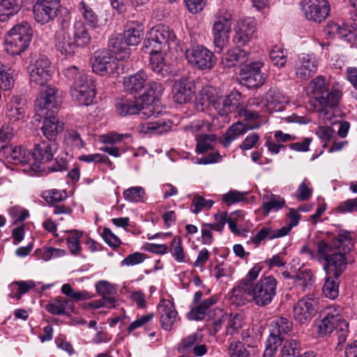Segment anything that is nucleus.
Wrapping results in <instances>:
<instances>
[{
    "instance_id": "1",
    "label": "nucleus",
    "mask_w": 357,
    "mask_h": 357,
    "mask_svg": "<svg viewBox=\"0 0 357 357\" xmlns=\"http://www.w3.org/2000/svg\"><path fill=\"white\" fill-rule=\"evenodd\" d=\"M178 40L168 26L158 25L148 33L143 43L144 52L150 54L149 66L158 74H162L165 67V52L177 46Z\"/></svg>"
},
{
    "instance_id": "2",
    "label": "nucleus",
    "mask_w": 357,
    "mask_h": 357,
    "mask_svg": "<svg viewBox=\"0 0 357 357\" xmlns=\"http://www.w3.org/2000/svg\"><path fill=\"white\" fill-rule=\"evenodd\" d=\"M241 93L231 91L229 95H223L212 87L205 89L196 100L195 107L199 111H204L211 105L217 113L224 118V123L229 121L228 116L237 111L241 105Z\"/></svg>"
},
{
    "instance_id": "3",
    "label": "nucleus",
    "mask_w": 357,
    "mask_h": 357,
    "mask_svg": "<svg viewBox=\"0 0 357 357\" xmlns=\"http://www.w3.org/2000/svg\"><path fill=\"white\" fill-rule=\"evenodd\" d=\"M309 87L314 98L313 104L319 107L317 108L319 118L324 123L331 120L334 114L329 109L338 105L342 98V91L334 87L330 89L323 76H317L312 79Z\"/></svg>"
},
{
    "instance_id": "4",
    "label": "nucleus",
    "mask_w": 357,
    "mask_h": 357,
    "mask_svg": "<svg viewBox=\"0 0 357 357\" xmlns=\"http://www.w3.org/2000/svg\"><path fill=\"white\" fill-rule=\"evenodd\" d=\"M63 73L67 79L73 81L70 87L73 99L82 105L92 104L95 97V85L89 76L75 66L66 68Z\"/></svg>"
},
{
    "instance_id": "5",
    "label": "nucleus",
    "mask_w": 357,
    "mask_h": 357,
    "mask_svg": "<svg viewBox=\"0 0 357 357\" xmlns=\"http://www.w3.org/2000/svg\"><path fill=\"white\" fill-rule=\"evenodd\" d=\"M232 11L225 8L220 9L215 14L213 24L212 34L214 45L220 50H222L229 41L231 32L229 22L232 20Z\"/></svg>"
},
{
    "instance_id": "6",
    "label": "nucleus",
    "mask_w": 357,
    "mask_h": 357,
    "mask_svg": "<svg viewBox=\"0 0 357 357\" xmlns=\"http://www.w3.org/2000/svg\"><path fill=\"white\" fill-rule=\"evenodd\" d=\"M288 223L280 229H273L271 227H262L255 236H252L248 243H254L258 246L260 243L268 238L273 240L287 236L291 229L296 226L300 220V215L294 208L289 210L287 214Z\"/></svg>"
},
{
    "instance_id": "7",
    "label": "nucleus",
    "mask_w": 357,
    "mask_h": 357,
    "mask_svg": "<svg viewBox=\"0 0 357 357\" xmlns=\"http://www.w3.org/2000/svg\"><path fill=\"white\" fill-rule=\"evenodd\" d=\"M185 58L192 67L200 70L213 68L217 61L211 50L199 45H192L186 50Z\"/></svg>"
},
{
    "instance_id": "8",
    "label": "nucleus",
    "mask_w": 357,
    "mask_h": 357,
    "mask_svg": "<svg viewBox=\"0 0 357 357\" xmlns=\"http://www.w3.org/2000/svg\"><path fill=\"white\" fill-rule=\"evenodd\" d=\"M278 282L272 275L261 278L252 284L253 301L259 307L269 305L276 295Z\"/></svg>"
},
{
    "instance_id": "9",
    "label": "nucleus",
    "mask_w": 357,
    "mask_h": 357,
    "mask_svg": "<svg viewBox=\"0 0 357 357\" xmlns=\"http://www.w3.org/2000/svg\"><path fill=\"white\" fill-rule=\"evenodd\" d=\"M60 29L55 34V47L61 54L66 57H71L76 53L79 46L71 37L70 22L68 16H66L60 22Z\"/></svg>"
},
{
    "instance_id": "10",
    "label": "nucleus",
    "mask_w": 357,
    "mask_h": 357,
    "mask_svg": "<svg viewBox=\"0 0 357 357\" xmlns=\"http://www.w3.org/2000/svg\"><path fill=\"white\" fill-rule=\"evenodd\" d=\"M58 144L54 141L43 140L40 143L36 144L33 151L31 153V158L25 164V155L24 153V172L26 170L25 166L29 163L28 168L33 169L36 171L39 168L38 164L50 161L58 149Z\"/></svg>"
},
{
    "instance_id": "11",
    "label": "nucleus",
    "mask_w": 357,
    "mask_h": 357,
    "mask_svg": "<svg viewBox=\"0 0 357 357\" xmlns=\"http://www.w3.org/2000/svg\"><path fill=\"white\" fill-rule=\"evenodd\" d=\"M93 71L102 76L118 73L119 59L114 56L109 50H98L94 52Z\"/></svg>"
},
{
    "instance_id": "12",
    "label": "nucleus",
    "mask_w": 357,
    "mask_h": 357,
    "mask_svg": "<svg viewBox=\"0 0 357 357\" xmlns=\"http://www.w3.org/2000/svg\"><path fill=\"white\" fill-rule=\"evenodd\" d=\"M116 112L121 116L134 115L140 112L142 117L154 115L153 106H146L141 96L134 99H121L116 102Z\"/></svg>"
},
{
    "instance_id": "13",
    "label": "nucleus",
    "mask_w": 357,
    "mask_h": 357,
    "mask_svg": "<svg viewBox=\"0 0 357 357\" xmlns=\"http://www.w3.org/2000/svg\"><path fill=\"white\" fill-rule=\"evenodd\" d=\"M319 305V298L314 295H307L299 300L294 308V317L301 324L310 321L315 316Z\"/></svg>"
},
{
    "instance_id": "14",
    "label": "nucleus",
    "mask_w": 357,
    "mask_h": 357,
    "mask_svg": "<svg viewBox=\"0 0 357 357\" xmlns=\"http://www.w3.org/2000/svg\"><path fill=\"white\" fill-rule=\"evenodd\" d=\"M61 95L56 89L47 86L40 93V97L37 98L36 105L41 112V115L54 114L60 107Z\"/></svg>"
},
{
    "instance_id": "15",
    "label": "nucleus",
    "mask_w": 357,
    "mask_h": 357,
    "mask_svg": "<svg viewBox=\"0 0 357 357\" xmlns=\"http://www.w3.org/2000/svg\"><path fill=\"white\" fill-rule=\"evenodd\" d=\"M31 83L43 86L51 78L52 67L49 59L40 56L28 67Z\"/></svg>"
},
{
    "instance_id": "16",
    "label": "nucleus",
    "mask_w": 357,
    "mask_h": 357,
    "mask_svg": "<svg viewBox=\"0 0 357 357\" xmlns=\"http://www.w3.org/2000/svg\"><path fill=\"white\" fill-rule=\"evenodd\" d=\"M318 59L314 54H301L298 56L294 65L296 77L307 80L312 77L318 68Z\"/></svg>"
},
{
    "instance_id": "17",
    "label": "nucleus",
    "mask_w": 357,
    "mask_h": 357,
    "mask_svg": "<svg viewBox=\"0 0 357 357\" xmlns=\"http://www.w3.org/2000/svg\"><path fill=\"white\" fill-rule=\"evenodd\" d=\"M257 22L254 17H247L240 19L235 26L233 41L238 46L248 44L256 32Z\"/></svg>"
},
{
    "instance_id": "18",
    "label": "nucleus",
    "mask_w": 357,
    "mask_h": 357,
    "mask_svg": "<svg viewBox=\"0 0 357 357\" xmlns=\"http://www.w3.org/2000/svg\"><path fill=\"white\" fill-rule=\"evenodd\" d=\"M264 63L261 61L253 62L244 66L241 69V78L248 88L261 86L264 81V74L261 72Z\"/></svg>"
},
{
    "instance_id": "19",
    "label": "nucleus",
    "mask_w": 357,
    "mask_h": 357,
    "mask_svg": "<svg viewBox=\"0 0 357 357\" xmlns=\"http://www.w3.org/2000/svg\"><path fill=\"white\" fill-rule=\"evenodd\" d=\"M173 98L178 104L187 103L192 100L195 93V84L186 77L175 80L172 88Z\"/></svg>"
},
{
    "instance_id": "20",
    "label": "nucleus",
    "mask_w": 357,
    "mask_h": 357,
    "mask_svg": "<svg viewBox=\"0 0 357 357\" xmlns=\"http://www.w3.org/2000/svg\"><path fill=\"white\" fill-rule=\"evenodd\" d=\"M303 11L308 20L321 22L328 17L330 6L327 0H309L303 6Z\"/></svg>"
},
{
    "instance_id": "21",
    "label": "nucleus",
    "mask_w": 357,
    "mask_h": 357,
    "mask_svg": "<svg viewBox=\"0 0 357 357\" xmlns=\"http://www.w3.org/2000/svg\"><path fill=\"white\" fill-rule=\"evenodd\" d=\"M158 310L162 329L166 331H172L178 317V312L174 303L168 299H161L158 305Z\"/></svg>"
},
{
    "instance_id": "22",
    "label": "nucleus",
    "mask_w": 357,
    "mask_h": 357,
    "mask_svg": "<svg viewBox=\"0 0 357 357\" xmlns=\"http://www.w3.org/2000/svg\"><path fill=\"white\" fill-rule=\"evenodd\" d=\"M59 2H48L38 0L33 6V13L36 21L42 24L48 23L56 15Z\"/></svg>"
},
{
    "instance_id": "23",
    "label": "nucleus",
    "mask_w": 357,
    "mask_h": 357,
    "mask_svg": "<svg viewBox=\"0 0 357 357\" xmlns=\"http://www.w3.org/2000/svg\"><path fill=\"white\" fill-rule=\"evenodd\" d=\"M5 50L10 55H20L22 52V24L13 26L5 36Z\"/></svg>"
},
{
    "instance_id": "24",
    "label": "nucleus",
    "mask_w": 357,
    "mask_h": 357,
    "mask_svg": "<svg viewBox=\"0 0 357 357\" xmlns=\"http://www.w3.org/2000/svg\"><path fill=\"white\" fill-rule=\"evenodd\" d=\"M260 123L253 122L252 124L238 121L231 125L221 139V143L225 147L239 137L243 135L250 130L256 129L260 127Z\"/></svg>"
},
{
    "instance_id": "25",
    "label": "nucleus",
    "mask_w": 357,
    "mask_h": 357,
    "mask_svg": "<svg viewBox=\"0 0 357 357\" xmlns=\"http://www.w3.org/2000/svg\"><path fill=\"white\" fill-rule=\"evenodd\" d=\"M253 298L252 284L250 282L241 281L232 289L231 301L238 306H243L251 301H253Z\"/></svg>"
},
{
    "instance_id": "26",
    "label": "nucleus",
    "mask_w": 357,
    "mask_h": 357,
    "mask_svg": "<svg viewBox=\"0 0 357 357\" xmlns=\"http://www.w3.org/2000/svg\"><path fill=\"white\" fill-rule=\"evenodd\" d=\"M41 128L43 135L50 141H54L56 137L63 132L64 123L59 121L52 113L46 115Z\"/></svg>"
},
{
    "instance_id": "27",
    "label": "nucleus",
    "mask_w": 357,
    "mask_h": 357,
    "mask_svg": "<svg viewBox=\"0 0 357 357\" xmlns=\"http://www.w3.org/2000/svg\"><path fill=\"white\" fill-rule=\"evenodd\" d=\"M248 52L238 47L228 50L221 58L225 68H232L244 64L248 60Z\"/></svg>"
},
{
    "instance_id": "28",
    "label": "nucleus",
    "mask_w": 357,
    "mask_h": 357,
    "mask_svg": "<svg viewBox=\"0 0 357 357\" xmlns=\"http://www.w3.org/2000/svg\"><path fill=\"white\" fill-rule=\"evenodd\" d=\"M108 46L110 52L119 60L128 59L130 55V45L126 43L122 34L112 35L109 39Z\"/></svg>"
},
{
    "instance_id": "29",
    "label": "nucleus",
    "mask_w": 357,
    "mask_h": 357,
    "mask_svg": "<svg viewBox=\"0 0 357 357\" xmlns=\"http://www.w3.org/2000/svg\"><path fill=\"white\" fill-rule=\"evenodd\" d=\"M144 35V26L137 21H129L125 25L122 34L124 40L130 46L138 45Z\"/></svg>"
},
{
    "instance_id": "30",
    "label": "nucleus",
    "mask_w": 357,
    "mask_h": 357,
    "mask_svg": "<svg viewBox=\"0 0 357 357\" xmlns=\"http://www.w3.org/2000/svg\"><path fill=\"white\" fill-rule=\"evenodd\" d=\"M172 121L159 120L157 121H149L142 123L137 126L139 132L145 135H161L171 130Z\"/></svg>"
},
{
    "instance_id": "31",
    "label": "nucleus",
    "mask_w": 357,
    "mask_h": 357,
    "mask_svg": "<svg viewBox=\"0 0 357 357\" xmlns=\"http://www.w3.org/2000/svg\"><path fill=\"white\" fill-rule=\"evenodd\" d=\"M347 264L346 254L339 251L326 258L325 268L333 273L335 278H338L344 271Z\"/></svg>"
},
{
    "instance_id": "32",
    "label": "nucleus",
    "mask_w": 357,
    "mask_h": 357,
    "mask_svg": "<svg viewBox=\"0 0 357 357\" xmlns=\"http://www.w3.org/2000/svg\"><path fill=\"white\" fill-rule=\"evenodd\" d=\"M147 79L146 73L144 70H139L133 75L124 77V89L130 93H137L144 89Z\"/></svg>"
},
{
    "instance_id": "33",
    "label": "nucleus",
    "mask_w": 357,
    "mask_h": 357,
    "mask_svg": "<svg viewBox=\"0 0 357 357\" xmlns=\"http://www.w3.org/2000/svg\"><path fill=\"white\" fill-rule=\"evenodd\" d=\"M270 335L268 337L279 339L282 343L284 335L289 333L293 327V323L285 317H279L271 321L270 324Z\"/></svg>"
},
{
    "instance_id": "34",
    "label": "nucleus",
    "mask_w": 357,
    "mask_h": 357,
    "mask_svg": "<svg viewBox=\"0 0 357 357\" xmlns=\"http://www.w3.org/2000/svg\"><path fill=\"white\" fill-rule=\"evenodd\" d=\"M70 33L79 47L86 46L91 42V36L81 20L76 21L73 26H70Z\"/></svg>"
},
{
    "instance_id": "35",
    "label": "nucleus",
    "mask_w": 357,
    "mask_h": 357,
    "mask_svg": "<svg viewBox=\"0 0 357 357\" xmlns=\"http://www.w3.org/2000/svg\"><path fill=\"white\" fill-rule=\"evenodd\" d=\"M46 310L52 314H67L73 310V303L65 298H56L47 305Z\"/></svg>"
},
{
    "instance_id": "36",
    "label": "nucleus",
    "mask_w": 357,
    "mask_h": 357,
    "mask_svg": "<svg viewBox=\"0 0 357 357\" xmlns=\"http://www.w3.org/2000/svg\"><path fill=\"white\" fill-rule=\"evenodd\" d=\"M333 245L341 252L347 254L354 246V238L351 234L347 231H341L332 241Z\"/></svg>"
},
{
    "instance_id": "37",
    "label": "nucleus",
    "mask_w": 357,
    "mask_h": 357,
    "mask_svg": "<svg viewBox=\"0 0 357 357\" xmlns=\"http://www.w3.org/2000/svg\"><path fill=\"white\" fill-rule=\"evenodd\" d=\"M284 98L280 91L274 88L270 89L266 94V103L264 105L271 112H277L282 109V102Z\"/></svg>"
},
{
    "instance_id": "38",
    "label": "nucleus",
    "mask_w": 357,
    "mask_h": 357,
    "mask_svg": "<svg viewBox=\"0 0 357 357\" xmlns=\"http://www.w3.org/2000/svg\"><path fill=\"white\" fill-rule=\"evenodd\" d=\"M164 91V87L161 83L150 81L147 84L146 92L141 96V98L145 100L146 106H153L151 105L154 100L160 96Z\"/></svg>"
},
{
    "instance_id": "39",
    "label": "nucleus",
    "mask_w": 357,
    "mask_h": 357,
    "mask_svg": "<svg viewBox=\"0 0 357 357\" xmlns=\"http://www.w3.org/2000/svg\"><path fill=\"white\" fill-rule=\"evenodd\" d=\"M314 282V277L312 271L309 269L299 270L296 275H294V284L301 289V291H305L309 289Z\"/></svg>"
},
{
    "instance_id": "40",
    "label": "nucleus",
    "mask_w": 357,
    "mask_h": 357,
    "mask_svg": "<svg viewBox=\"0 0 357 357\" xmlns=\"http://www.w3.org/2000/svg\"><path fill=\"white\" fill-rule=\"evenodd\" d=\"M243 326V319L242 315L239 314H228L226 321L225 334L234 337L242 331Z\"/></svg>"
},
{
    "instance_id": "41",
    "label": "nucleus",
    "mask_w": 357,
    "mask_h": 357,
    "mask_svg": "<svg viewBox=\"0 0 357 357\" xmlns=\"http://www.w3.org/2000/svg\"><path fill=\"white\" fill-rule=\"evenodd\" d=\"M19 10V6L13 3V0H0V22H6Z\"/></svg>"
},
{
    "instance_id": "42",
    "label": "nucleus",
    "mask_w": 357,
    "mask_h": 357,
    "mask_svg": "<svg viewBox=\"0 0 357 357\" xmlns=\"http://www.w3.org/2000/svg\"><path fill=\"white\" fill-rule=\"evenodd\" d=\"M174 259L178 263L185 262V253L182 245V239L176 236L172 239L169 250Z\"/></svg>"
},
{
    "instance_id": "43",
    "label": "nucleus",
    "mask_w": 357,
    "mask_h": 357,
    "mask_svg": "<svg viewBox=\"0 0 357 357\" xmlns=\"http://www.w3.org/2000/svg\"><path fill=\"white\" fill-rule=\"evenodd\" d=\"M339 322L324 316L317 323V334L319 337H325L331 334L335 330Z\"/></svg>"
},
{
    "instance_id": "44",
    "label": "nucleus",
    "mask_w": 357,
    "mask_h": 357,
    "mask_svg": "<svg viewBox=\"0 0 357 357\" xmlns=\"http://www.w3.org/2000/svg\"><path fill=\"white\" fill-rule=\"evenodd\" d=\"M351 22V21L349 20V17L347 20V22L343 24L342 26L334 22H330L328 24L325 31L326 34L331 37L337 36L338 38H344L349 27V23Z\"/></svg>"
},
{
    "instance_id": "45",
    "label": "nucleus",
    "mask_w": 357,
    "mask_h": 357,
    "mask_svg": "<svg viewBox=\"0 0 357 357\" xmlns=\"http://www.w3.org/2000/svg\"><path fill=\"white\" fill-rule=\"evenodd\" d=\"M6 155V159L8 162L19 164L22 162L21 146H2L0 150V155Z\"/></svg>"
},
{
    "instance_id": "46",
    "label": "nucleus",
    "mask_w": 357,
    "mask_h": 357,
    "mask_svg": "<svg viewBox=\"0 0 357 357\" xmlns=\"http://www.w3.org/2000/svg\"><path fill=\"white\" fill-rule=\"evenodd\" d=\"M196 150L199 153H204L213 148V143L216 140L215 135H200L197 136Z\"/></svg>"
},
{
    "instance_id": "47",
    "label": "nucleus",
    "mask_w": 357,
    "mask_h": 357,
    "mask_svg": "<svg viewBox=\"0 0 357 357\" xmlns=\"http://www.w3.org/2000/svg\"><path fill=\"white\" fill-rule=\"evenodd\" d=\"M82 15L86 22L91 27L96 28L98 26V18L93 8L84 1L80 3L79 7Z\"/></svg>"
},
{
    "instance_id": "48",
    "label": "nucleus",
    "mask_w": 357,
    "mask_h": 357,
    "mask_svg": "<svg viewBox=\"0 0 357 357\" xmlns=\"http://www.w3.org/2000/svg\"><path fill=\"white\" fill-rule=\"evenodd\" d=\"M202 335L200 333H194L182 340L178 346V349L182 352L192 351L195 346L201 343Z\"/></svg>"
},
{
    "instance_id": "49",
    "label": "nucleus",
    "mask_w": 357,
    "mask_h": 357,
    "mask_svg": "<svg viewBox=\"0 0 357 357\" xmlns=\"http://www.w3.org/2000/svg\"><path fill=\"white\" fill-rule=\"evenodd\" d=\"M349 27L344 38L351 43L352 46L357 47V10L349 13Z\"/></svg>"
},
{
    "instance_id": "50",
    "label": "nucleus",
    "mask_w": 357,
    "mask_h": 357,
    "mask_svg": "<svg viewBox=\"0 0 357 357\" xmlns=\"http://www.w3.org/2000/svg\"><path fill=\"white\" fill-rule=\"evenodd\" d=\"M218 119L214 118L212 123L204 121L203 120H197L193 121L190 126H186L185 129L190 130L192 132H197L201 131H212L213 127L215 128H220L222 126L216 123Z\"/></svg>"
},
{
    "instance_id": "51",
    "label": "nucleus",
    "mask_w": 357,
    "mask_h": 357,
    "mask_svg": "<svg viewBox=\"0 0 357 357\" xmlns=\"http://www.w3.org/2000/svg\"><path fill=\"white\" fill-rule=\"evenodd\" d=\"M312 192L311 183L305 178L295 192V197L300 202L307 201L311 198Z\"/></svg>"
},
{
    "instance_id": "52",
    "label": "nucleus",
    "mask_w": 357,
    "mask_h": 357,
    "mask_svg": "<svg viewBox=\"0 0 357 357\" xmlns=\"http://www.w3.org/2000/svg\"><path fill=\"white\" fill-rule=\"evenodd\" d=\"M145 196V190L140 186L131 187L123 192L124 199L131 202H142Z\"/></svg>"
},
{
    "instance_id": "53",
    "label": "nucleus",
    "mask_w": 357,
    "mask_h": 357,
    "mask_svg": "<svg viewBox=\"0 0 357 357\" xmlns=\"http://www.w3.org/2000/svg\"><path fill=\"white\" fill-rule=\"evenodd\" d=\"M285 205V200L280 196L272 195L269 199L264 202L262 209L266 214H268L271 211H277L283 208Z\"/></svg>"
},
{
    "instance_id": "54",
    "label": "nucleus",
    "mask_w": 357,
    "mask_h": 357,
    "mask_svg": "<svg viewBox=\"0 0 357 357\" xmlns=\"http://www.w3.org/2000/svg\"><path fill=\"white\" fill-rule=\"evenodd\" d=\"M22 104L20 98L13 100L8 106L7 116L13 122L20 121L22 119Z\"/></svg>"
},
{
    "instance_id": "55",
    "label": "nucleus",
    "mask_w": 357,
    "mask_h": 357,
    "mask_svg": "<svg viewBox=\"0 0 357 357\" xmlns=\"http://www.w3.org/2000/svg\"><path fill=\"white\" fill-rule=\"evenodd\" d=\"M269 56L273 65L279 68L284 66L287 63V56L281 46H274L269 52Z\"/></svg>"
},
{
    "instance_id": "56",
    "label": "nucleus",
    "mask_w": 357,
    "mask_h": 357,
    "mask_svg": "<svg viewBox=\"0 0 357 357\" xmlns=\"http://www.w3.org/2000/svg\"><path fill=\"white\" fill-rule=\"evenodd\" d=\"M337 278H326L322 291L326 297L335 299L339 294V284L337 282Z\"/></svg>"
},
{
    "instance_id": "57",
    "label": "nucleus",
    "mask_w": 357,
    "mask_h": 357,
    "mask_svg": "<svg viewBox=\"0 0 357 357\" xmlns=\"http://www.w3.org/2000/svg\"><path fill=\"white\" fill-rule=\"evenodd\" d=\"M82 233L78 231H71L67 238V244L70 252L73 255H78L82 250L80 238Z\"/></svg>"
},
{
    "instance_id": "58",
    "label": "nucleus",
    "mask_w": 357,
    "mask_h": 357,
    "mask_svg": "<svg viewBox=\"0 0 357 357\" xmlns=\"http://www.w3.org/2000/svg\"><path fill=\"white\" fill-rule=\"evenodd\" d=\"M300 356L298 342L293 339L287 340L282 348L281 356L298 357Z\"/></svg>"
},
{
    "instance_id": "59",
    "label": "nucleus",
    "mask_w": 357,
    "mask_h": 357,
    "mask_svg": "<svg viewBox=\"0 0 357 357\" xmlns=\"http://www.w3.org/2000/svg\"><path fill=\"white\" fill-rule=\"evenodd\" d=\"M228 354L229 357H250L244 345L238 340L230 342Z\"/></svg>"
},
{
    "instance_id": "60",
    "label": "nucleus",
    "mask_w": 357,
    "mask_h": 357,
    "mask_svg": "<svg viewBox=\"0 0 357 357\" xmlns=\"http://www.w3.org/2000/svg\"><path fill=\"white\" fill-rule=\"evenodd\" d=\"M43 197L47 202L56 203L65 200L67 198V193L66 190L52 189L44 191L43 193Z\"/></svg>"
},
{
    "instance_id": "61",
    "label": "nucleus",
    "mask_w": 357,
    "mask_h": 357,
    "mask_svg": "<svg viewBox=\"0 0 357 357\" xmlns=\"http://www.w3.org/2000/svg\"><path fill=\"white\" fill-rule=\"evenodd\" d=\"M213 204V201L206 200L202 197L196 195L191 204V211L197 214L204 208H210Z\"/></svg>"
},
{
    "instance_id": "62",
    "label": "nucleus",
    "mask_w": 357,
    "mask_h": 357,
    "mask_svg": "<svg viewBox=\"0 0 357 357\" xmlns=\"http://www.w3.org/2000/svg\"><path fill=\"white\" fill-rule=\"evenodd\" d=\"M98 294L102 297L113 296L116 294V289L111 283L106 280H100L96 284Z\"/></svg>"
},
{
    "instance_id": "63",
    "label": "nucleus",
    "mask_w": 357,
    "mask_h": 357,
    "mask_svg": "<svg viewBox=\"0 0 357 357\" xmlns=\"http://www.w3.org/2000/svg\"><path fill=\"white\" fill-rule=\"evenodd\" d=\"M247 192H241L237 190H229L222 195V199L228 206L245 200Z\"/></svg>"
},
{
    "instance_id": "64",
    "label": "nucleus",
    "mask_w": 357,
    "mask_h": 357,
    "mask_svg": "<svg viewBox=\"0 0 357 357\" xmlns=\"http://www.w3.org/2000/svg\"><path fill=\"white\" fill-rule=\"evenodd\" d=\"M316 134L324 143V146H326L333 138L334 130L331 126H320L317 128Z\"/></svg>"
}]
</instances>
